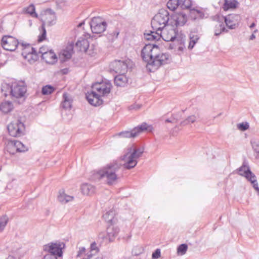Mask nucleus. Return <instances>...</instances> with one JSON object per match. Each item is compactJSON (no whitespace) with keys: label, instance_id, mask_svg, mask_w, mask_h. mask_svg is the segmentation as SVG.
<instances>
[{"label":"nucleus","instance_id":"1","mask_svg":"<svg viewBox=\"0 0 259 259\" xmlns=\"http://www.w3.org/2000/svg\"><path fill=\"white\" fill-rule=\"evenodd\" d=\"M121 164L116 161H114L107 164L103 169L98 170L96 175L99 179L106 178L107 183L109 185H112L117 178L116 172L121 167Z\"/></svg>","mask_w":259,"mask_h":259},{"label":"nucleus","instance_id":"2","mask_svg":"<svg viewBox=\"0 0 259 259\" xmlns=\"http://www.w3.org/2000/svg\"><path fill=\"white\" fill-rule=\"evenodd\" d=\"M127 152L121 157L125 163L123 164L124 168L131 169L135 167L138 163V159L140 157L144 151L141 148L130 147L127 149Z\"/></svg>","mask_w":259,"mask_h":259},{"label":"nucleus","instance_id":"3","mask_svg":"<svg viewBox=\"0 0 259 259\" xmlns=\"http://www.w3.org/2000/svg\"><path fill=\"white\" fill-rule=\"evenodd\" d=\"M170 25V16L168 12L161 9L151 21V26L154 30L161 31L166 26Z\"/></svg>","mask_w":259,"mask_h":259},{"label":"nucleus","instance_id":"4","mask_svg":"<svg viewBox=\"0 0 259 259\" xmlns=\"http://www.w3.org/2000/svg\"><path fill=\"white\" fill-rule=\"evenodd\" d=\"M158 52H159V48L154 44H147L142 49L141 56L143 60L147 63V67L149 70L152 67V62Z\"/></svg>","mask_w":259,"mask_h":259},{"label":"nucleus","instance_id":"5","mask_svg":"<svg viewBox=\"0 0 259 259\" xmlns=\"http://www.w3.org/2000/svg\"><path fill=\"white\" fill-rule=\"evenodd\" d=\"M7 128L10 136L19 137L25 134V125L21 118H18L12 121L8 126Z\"/></svg>","mask_w":259,"mask_h":259},{"label":"nucleus","instance_id":"6","mask_svg":"<svg viewBox=\"0 0 259 259\" xmlns=\"http://www.w3.org/2000/svg\"><path fill=\"white\" fill-rule=\"evenodd\" d=\"M22 51V56L30 63H33L39 58V53L29 44L23 41L20 42L19 48Z\"/></svg>","mask_w":259,"mask_h":259},{"label":"nucleus","instance_id":"7","mask_svg":"<svg viewBox=\"0 0 259 259\" xmlns=\"http://www.w3.org/2000/svg\"><path fill=\"white\" fill-rule=\"evenodd\" d=\"M65 247V244L63 242L56 241L50 242L43 246V250L48 252L47 254H52L58 257H62L63 255V249Z\"/></svg>","mask_w":259,"mask_h":259},{"label":"nucleus","instance_id":"8","mask_svg":"<svg viewBox=\"0 0 259 259\" xmlns=\"http://www.w3.org/2000/svg\"><path fill=\"white\" fill-rule=\"evenodd\" d=\"M10 94L12 97L19 98L23 97L26 92V85L24 81L12 82L10 85Z\"/></svg>","mask_w":259,"mask_h":259},{"label":"nucleus","instance_id":"9","mask_svg":"<svg viewBox=\"0 0 259 259\" xmlns=\"http://www.w3.org/2000/svg\"><path fill=\"white\" fill-rule=\"evenodd\" d=\"M21 41L11 35H5L1 40V45L3 48L7 51L13 52L16 49L19 48V45Z\"/></svg>","mask_w":259,"mask_h":259},{"label":"nucleus","instance_id":"10","mask_svg":"<svg viewBox=\"0 0 259 259\" xmlns=\"http://www.w3.org/2000/svg\"><path fill=\"white\" fill-rule=\"evenodd\" d=\"M170 61L169 55L166 53H160L158 52L152 62V67L149 68L150 72H154L160 66L167 64Z\"/></svg>","mask_w":259,"mask_h":259},{"label":"nucleus","instance_id":"11","mask_svg":"<svg viewBox=\"0 0 259 259\" xmlns=\"http://www.w3.org/2000/svg\"><path fill=\"white\" fill-rule=\"evenodd\" d=\"M107 25L106 22L100 17H94L90 22L91 28L94 33L100 34L103 32Z\"/></svg>","mask_w":259,"mask_h":259},{"label":"nucleus","instance_id":"12","mask_svg":"<svg viewBox=\"0 0 259 259\" xmlns=\"http://www.w3.org/2000/svg\"><path fill=\"white\" fill-rule=\"evenodd\" d=\"M148 127L146 122H143L141 125L135 127L131 131H122L118 133L117 135L125 138H135L137 137L139 133L148 130Z\"/></svg>","mask_w":259,"mask_h":259},{"label":"nucleus","instance_id":"13","mask_svg":"<svg viewBox=\"0 0 259 259\" xmlns=\"http://www.w3.org/2000/svg\"><path fill=\"white\" fill-rule=\"evenodd\" d=\"M42 25L41 28V34L39 35L38 40L39 42L42 41L46 39V30L45 29V25L52 26L56 23L55 16L54 14L47 15L46 14L43 19H41Z\"/></svg>","mask_w":259,"mask_h":259},{"label":"nucleus","instance_id":"14","mask_svg":"<svg viewBox=\"0 0 259 259\" xmlns=\"http://www.w3.org/2000/svg\"><path fill=\"white\" fill-rule=\"evenodd\" d=\"M28 150V147L21 142L16 140L11 141L7 146V151L12 154H14L15 152H25Z\"/></svg>","mask_w":259,"mask_h":259},{"label":"nucleus","instance_id":"15","mask_svg":"<svg viewBox=\"0 0 259 259\" xmlns=\"http://www.w3.org/2000/svg\"><path fill=\"white\" fill-rule=\"evenodd\" d=\"M187 21V15L183 13L171 14L170 15V26H182Z\"/></svg>","mask_w":259,"mask_h":259},{"label":"nucleus","instance_id":"16","mask_svg":"<svg viewBox=\"0 0 259 259\" xmlns=\"http://www.w3.org/2000/svg\"><path fill=\"white\" fill-rule=\"evenodd\" d=\"M110 69L116 73L124 74L127 71V65L123 61L115 60L110 64Z\"/></svg>","mask_w":259,"mask_h":259},{"label":"nucleus","instance_id":"17","mask_svg":"<svg viewBox=\"0 0 259 259\" xmlns=\"http://www.w3.org/2000/svg\"><path fill=\"white\" fill-rule=\"evenodd\" d=\"M101 97L94 91H91L90 93L88 92L86 94V98L88 102L91 105L95 107L99 106L103 104V101Z\"/></svg>","mask_w":259,"mask_h":259},{"label":"nucleus","instance_id":"18","mask_svg":"<svg viewBox=\"0 0 259 259\" xmlns=\"http://www.w3.org/2000/svg\"><path fill=\"white\" fill-rule=\"evenodd\" d=\"M178 31L176 28H170L169 30L164 28L161 30V37L165 41L172 42L176 39V33H177Z\"/></svg>","mask_w":259,"mask_h":259},{"label":"nucleus","instance_id":"19","mask_svg":"<svg viewBox=\"0 0 259 259\" xmlns=\"http://www.w3.org/2000/svg\"><path fill=\"white\" fill-rule=\"evenodd\" d=\"M39 54H41V58L47 63L53 64L57 60V57L55 53L52 50L49 52H43L42 48H40L38 52Z\"/></svg>","mask_w":259,"mask_h":259},{"label":"nucleus","instance_id":"20","mask_svg":"<svg viewBox=\"0 0 259 259\" xmlns=\"http://www.w3.org/2000/svg\"><path fill=\"white\" fill-rule=\"evenodd\" d=\"M119 231V229L117 226L113 225H110L107 228V237L110 242L114 240L115 238L117 235Z\"/></svg>","mask_w":259,"mask_h":259},{"label":"nucleus","instance_id":"21","mask_svg":"<svg viewBox=\"0 0 259 259\" xmlns=\"http://www.w3.org/2000/svg\"><path fill=\"white\" fill-rule=\"evenodd\" d=\"M185 39L186 35L183 33L181 32L179 33L178 31L177 33H176V39L174 41H172L173 44H170L169 48L170 49H174L177 48V45L184 44Z\"/></svg>","mask_w":259,"mask_h":259},{"label":"nucleus","instance_id":"22","mask_svg":"<svg viewBox=\"0 0 259 259\" xmlns=\"http://www.w3.org/2000/svg\"><path fill=\"white\" fill-rule=\"evenodd\" d=\"M237 171L239 175L243 177H247V175L251 172L248 163L246 160L243 161L242 165L237 169Z\"/></svg>","mask_w":259,"mask_h":259},{"label":"nucleus","instance_id":"23","mask_svg":"<svg viewBox=\"0 0 259 259\" xmlns=\"http://www.w3.org/2000/svg\"><path fill=\"white\" fill-rule=\"evenodd\" d=\"M115 211L113 209H111L107 211L103 215L104 220L109 223L110 225H114L117 221V219L115 218Z\"/></svg>","mask_w":259,"mask_h":259},{"label":"nucleus","instance_id":"24","mask_svg":"<svg viewBox=\"0 0 259 259\" xmlns=\"http://www.w3.org/2000/svg\"><path fill=\"white\" fill-rule=\"evenodd\" d=\"M75 46L79 51L86 52L89 47V42L87 39L80 38L76 42Z\"/></svg>","mask_w":259,"mask_h":259},{"label":"nucleus","instance_id":"25","mask_svg":"<svg viewBox=\"0 0 259 259\" xmlns=\"http://www.w3.org/2000/svg\"><path fill=\"white\" fill-rule=\"evenodd\" d=\"M63 101L61 103V107L65 109H70L72 107V100L70 97L67 93H64L63 94Z\"/></svg>","mask_w":259,"mask_h":259},{"label":"nucleus","instance_id":"26","mask_svg":"<svg viewBox=\"0 0 259 259\" xmlns=\"http://www.w3.org/2000/svg\"><path fill=\"white\" fill-rule=\"evenodd\" d=\"M235 17L234 15H229L224 17L226 25L228 28L233 29L236 28L237 24L234 20Z\"/></svg>","mask_w":259,"mask_h":259},{"label":"nucleus","instance_id":"27","mask_svg":"<svg viewBox=\"0 0 259 259\" xmlns=\"http://www.w3.org/2000/svg\"><path fill=\"white\" fill-rule=\"evenodd\" d=\"M127 82V79L124 74H119L114 77V83L117 87H124Z\"/></svg>","mask_w":259,"mask_h":259},{"label":"nucleus","instance_id":"28","mask_svg":"<svg viewBox=\"0 0 259 259\" xmlns=\"http://www.w3.org/2000/svg\"><path fill=\"white\" fill-rule=\"evenodd\" d=\"M189 15L190 18L193 20L202 19L204 17V14L202 11L194 8L190 9Z\"/></svg>","mask_w":259,"mask_h":259},{"label":"nucleus","instance_id":"29","mask_svg":"<svg viewBox=\"0 0 259 259\" xmlns=\"http://www.w3.org/2000/svg\"><path fill=\"white\" fill-rule=\"evenodd\" d=\"M158 31L156 30V31H151L150 33H144V38L150 41L158 40L161 37V34H159Z\"/></svg>","mask_w":259,"mask_h":259},{"label":"nucleus","instance_id":"30","mask_svg":"<svg viewBox=\"0 0 259 259\" xmlns=\"http://www.w3.org/2000/svg\"><path fill=\"white\" fill-rule=\"evenodd\" d=\"M81 190L84 195H92L95 192V187L91 184L85 183L81 185Z\"/></svg>","mask_w":259,"mask_h":259},{"label":"nucleus","instance_id":"31","mask_svg":"<svg viewBox=\"0 0 259 259\" xmlns=\"http://www.w3.org/2000/svg\"><path fill=\"white\" fill-rule=\"evenodd\" d=\"M74 197L68 195H66L64 191L59 192V195L58 196V201L62 204H65L68 202L73 200Z\"/></svg>","mask_w":259,"mask_h":259},{"label":"nucleus","instance_id":"32","mask_svg":"<svg viewBox=\"0 0 259 259\" xmlns=\"http://www.w3.org/2000/svg\"><path fill=\"white\" fill-rule=\"evenodd\" d=\"M73 52V46L72 45L67 46L62 53V56L63 57V61L71 58Z\"/></svg>","mask_w":259,"mask_h":259},{"label":"nucleus","instance_id":"33","mask_svg":"<svg viewBox=\"0 0 259 259\" xmlns=\"http://www.w3.org/2000/svg\"><path fill=\"white\" fill-rule=\"evenodd\" d=\"M13 109V105L10 101H4L0 104V110L5 113L11 112Z\"/></svg>","mask_w":259,"mask_h":259},{"label":"nucleus","instance_id":"34","mask_svg":"<svg viewBox=\"0 0 259 259\" xmlns=\"http://www.w3.org/2000/svg\"><path fill=\"white\" fill-rule=\"evenodd\" d=\"M120 33V30L118 28L109 31L107 34V38L110 42L114 41L118 37Z\"/></svg>","mask_w":259,"mask_h":259},{"label":"nucleus","instance_id":"35","mask_svg":"<svg viewBox=\"0 0 259 259\" xmlns=\"http://www.w3.org/2000/svg\"><path fill=\"white\" fill-rule=\"evenodd\" d=\"M103 87L100 88L96 93L101 97L107 96L111 91V85L109 84H103Z\"/></svg>","mask_w":259,"mask_h":259},{"label":"nucleus","instance_id":"36","mask_svg":"<svg viewBox=\"0 0 259 259\" xmlns=\"http://www.w3.org/2000/svg\"><path fill=\"white\" fill-rule=\"evenodd\" d=\"M214 35L219 36L222 32H228V30L225 28L223 22H219L214 27Z\"/></svg>","mask_w":259,"mask_h":259},{"label":"nucleus","instance_id":"37","mask_svg":"<svg viewBox=\"0 0 259 259\" xmlns=\"http://www.w3.org/2000/svg\"><path fill=\"white\" fill-rule=\"evenodd\" d=\"M199 39V36L198 35L191 32L190 34V42L188 46V48L190 50L192 49L196 43L198 41Z\"/></svg>","mask_w":259,"mask_h":259},{"label":"nucleus","instance_id":"38","mask_svg":"<svg viewBox=\"0 0 259 259\" xmlns=\"http://www.w3.org/2000/svg\"><path fill=\"white\" fill-rule=\"evenodd\" d=\"M25 13L29 14L32 17L37 18L38 15L35 12V6L33 4H30L29 6L24 9Z\"/></svg>","mask_w":259,"mask_h":259},{"label":"nucleus","instance_id":"39","mask_svg":"<svg viewBox=\"0 0 259 259\" xmlns=\"http://www.w3.org/2000/svg\"><path fill=\"white\" fill-rule=\"evenodd\" d=\"M180 0H168L167 3V7L170 10L174 11L180 6Z\"/></svg>","mask_w":259,"mask_h":259},{"label":"nucleus","instance_id":"40","mask_svg":"<svg viewBox=\"0 0 259 259\" xmlns=\"http://www.w3.org/2000/svg\"><path fill=\"white\" fill-rule=\"evenodd\" d=\"M238 2L236 0L228 1L225 0L223 9L225 10H228L230 9L235 8L237 7Z\"/></svg>","mask_w":259,"mask_h":259},{"label":"nucleus","instance_id":"41","mask_svg":"<svg viewBox=\"0 0 259 259\" xmlns=\"http://www.w3.org/2000/svg\"><path fill=\"white\" fill-rule=\"evenodd\" d=\"M180 7L182 9H188L189 11L190 9H192V2L191 0H180Z\"/></svg>","mask_w":259,"mask_h":259},{"label":"nucleus","instance_id":"42","mask_svg":"<svg viewBox=\"0 0 259 259\" xmlns=\"http://www.w3.org/2000/svg\"><path fill=\"white\" fill-rule=\"evenodd\" d=\"M55 91V88L51 85L44 86L41 90V93L44 95L51 94Z\"/></svg>","mask_w":259,"mask_h":259},{"label":"nucleus","instance_id":"43","mask_svg":"<svg viewBox=\"0 0 259 259\" xmlns=\"http://www.w3.org/2000/svg\"><path fill=\"white\" fill-rule=\"evenodd\" d=\"M144 250V249L142 246H136L132 249V253L133 255L138 256L142 254Z\"/></svg>","mask_w":259,"mask_h":259},{"label":"nucleus","instance_id":"44","mask_svg":"<svg viewBox=\"0 0 259 259\" xmlns=\"http://www.w3.org/2000/svg\"><path fill=\"white\" fill-rule=\"evenodd\" d=\"M245 178L252 185L257 182L256 176L252 171L247 175V177Z\"/></svg>","mask_w":259,"mask_h":259},{"label":"nucleus","instance_id":"45","mask_svg":"<svg viewBox=\"0 0 259 259\" xmlns=\"http://www.w3.org/2000/svg\"><path fill=\"white\" fill-rule=\"evenodd\" d=\"M188 249V245L186 244H182L180 245L177 248V252L183 255L186 253Z\"/></svg>","mask_w":259,"mask_h":259},{"label":"nucleus","instance_id":"46","mask_svg":"<svg viewBox=\"0 0 259 259\" xmlns=\"http://www.w3.org/2000/svg\"><path fill=\"white\" fill-rule=\"evenodd\" d=\"M196 120V117L194 115H191L189 116L185 120L181 122L182 125H186L190 123H194Z\"/></svg>","mask_w":259,"mask_h":259},{"label":"nucleus","instance_id":"47","mask_svg":"<svg viewBox=\"0 0 259 259\" xmlns=\"http://www.w3.org/2000/svg\"><path fill=\"white\" fill-rule=\"evenodd\" d=\"M8 221V218L6 215L0 218V232H2L5 229Z\"/></svg>","mask_w":259,"mask_h":259},{"label":"nucleus","instance_id":"48","mask_svg":"<svg viewBox=\"0 0 259 259\" xmlns=\"http://www.w3.org/2000/svg\"><path fill=\"white\" fill-rule=\"evenodd\" d=\"M249 127V123L247 122L240 123L237 124V128L241 131H246Z\"/></svg>","mask_w":259,"mask_h":259},{"label":"nucleus","instance_id":"49","mask_svg":"<svg viewBox=\"0 0 259 259\" xmlns=\"http://www.w3.org/2000/svg\"><path fill=\"white\" fill-rule=\"evenodd\" d=\"M105 83H102V82H96L94 84H93L92 88V91L96 92L100 88H102V87H103V84H105Z\"/></svg>","mask_w":259,"mask_h":259},{"label":"nucleus","instance_id":"50","mask_svg":"<svg viewBox=\"0 0 259 259\" xmlns=\"http://www.w3.org/2000/svg\"><path fill=\"white\" fill-rule=\"evenodd\" d=\"M95 251V253H97L99 251V249L97 246V244L95 242H94L91 243L90 246V251L89 252H93Z\"/></svg>","mask_w":259,"mask_h":259},{"label":"nucleus","instance_id":"51","mask_svg":"<svg viewBox=\"0 0 259 259\" xmlns=\"http://www.w3.org/2000/svg\"><path fill=\"white\" fill-rule=\"evenodd\" d=\"M85 248L83 246L79 248V250L77 251L76 257L79 258L82 256L85 252Z\"/></svg>","mask_w":259,"mask_h":259},{"label":"nucleus","instance_id":"52","mask_svg":"<svg viewBox=\"0 0 259 259\" xmlns=\"http://www.w3.org/2000/svg\"><path fill=\"white\" fill-rule=\"evenodd\" d=\"M253 150L257 154L259 157V142H254L252 144Z\"/></svg>","mask_w":259,"mask_h":259},{"label":"nucleus","instance_id":"53","mask_svg":"<svg viewBox=\"0 0 259 259\" xmlns=\"http://www.w3.org/2000/svg\"><path fill=\"white\" fill-rule=\"evenodd\" d=\"M161 252L160 249H156L152 254V259H157L160 256Z\"/></svg>","mask_w":259,"mask_h":259},{"label":"nucleus","instance_id":"54","mask_svg":"<svg viewBox=\"0 0 259 259\" xmlns=\"http://www.w3.org/2000/svg\"><path fill=\"white\" fill-rule=\"evenodd\" d=\"M141 105L140 104H134L131 105L130 106H129L128 108H129V110H137L141 108Z\"/></svg>","mask_w":259,"mask_h":259},{"label":"nucleus","instance_id":"55","mask_svg":"<svg viewBox=\"0 0 259 259\" xmlns=\"http://www.w3.org/2000/svg\"><path fill=\"white\" fill-rule=\"evenodd\" d=\"M95 253L91 252H88L87 253L84 254V256L82 258V259H90L91 258Z\"/></svg>","mask_w":259,"mask_h":259},{"label":"nucleus","instance_id":"56","mask_svg":"<svg viewBox=\"0 0 259 259\" xmlns=\"http://www.w3.org/2000/svg\"><path fill=\"white\" fill-rule=\"evenodd\" d=\"M43 259H58L57 256L53 255L52 254H46L44 255Z\"/></svg>","mask_w":259,"mask_h":259},{"label":"nucleus","instance_id":"57","mask_svg":"<svg viewBox=\"0 0 259 259\" xmlns=\"http://www.w3.org/2000/svg\"><path fill=\"white\" fill-rule=\"evenodd\" d=\"M252 186L253 188L254 189V190L257 192L258 195H259V187L258 186L257 182H256V183H255L254 184H253Z\"/></svg>","mask_w":259,"mask_h":259},{"label":"nucleus","instance_id":"58","mask_svg":"<svg viewBox=\"0 0 259 259\" xmlns=\"http://www.w3.org/2000/svg\"><path fill=\"white\" fill-rule=\"evenodd\" d=\"M252 186L253 188L254 189V190L257 192L258 195H259V187L258 186L257 182H256V183H255L254 184H253Z\"/></svg>","mask_w":259,"mask_h":259},{"label":"nucleus","instance_id":"59","mask_svg":"<svg viewBox=\"0 0 259 259\" xmlns=\"http://www.w3.org/2000/svg\"><path fill=\"white\" fill-rule=\"evenodd\" d=\"M178 46V50L180 51H183L184 49L185 48V45L182 44L181 45H177Z\"/></svg>","mask_w":259,"mask_h":259},{"label":"nucleus","instance_id":"60","mask_svg":"<svg viewBox=\"0 0 259 259\" xmlns=\"http://www.w3.org/2000/svg\"><path fill=\"white\" fill-rule=\"evenodd\" d=\"M68 71H69V70H68V68H64V69H62V70H61V72H62V74H67V73H68Z\"/></svg>","mask_w":259,"mask_h":259},{"label":"nucleus","instance_id":"61","mask_svg":"<svg viewBox=\"0 0 259 259\" xmlns=\"http://www.w3.org/2000/svg\"><path fill=\"white\" fill-rule=\"evenodd\" d=\"M6 259H16V258L13 255H9Z\"/></svg>","mask_w":259,"mask_h":259},{"label":"nucleus","instance_id":"62","mask_svg":"<svg viewBox=\"0 0 259 259\" xmlns=\"http://www.w3.org/2000/svg\"><path fill=\"white\" fill-rule=\"evenodd\" d=\"M255 37V35H254L253 34H252L251 35V36H250V39L252 40V39H253Z\"/></svg>","mask_w":259,"mask_h":259},{"label":"nucleus","instance_id":"63","mask_svg":"<svg viewBox=\"0 0 259 259\" xmlns=\"http://www.w3.org/2000/svg\"><path fill=\"white\" fill-rule=\"evenodd\" d=\"M255 26V24L254 23H252L250 26V28H253L254 26Z\"/></svg>","mask_w":259,"mask_h":259},{"label":"nucleus","instance_id":"64","mask_svg":"<svg viewBox=\"0 0 259 259\" xmlns=\"http://www.w3.org/2000/svg\"><path fill=\"white\" fill-rule=\"evenodd\" d=\"M165 122H171V121L170 119H167L165 120Z\"/></svg>","mask_w":259,"mask_h":259}]
</instances>
